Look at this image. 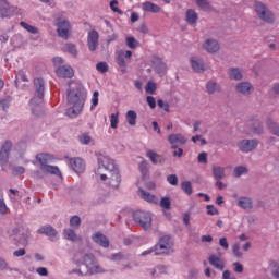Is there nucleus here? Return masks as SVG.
<instances>
[{"label":"nucleus","instance_id":"nucleus-1","mask_svg":"<svg viewBox=\"0 0 279 279\" xmlns=\"http://www.w3.org/2000/svg\"><path fill=\"white\" fill-rule=\"evenodd\" d=\"M68 102L73 105L72 108L68 109L65 114L70 119H75L84 110V104H86V92L84 87L77 86L74 89L68 90Z\"/></svg>","mask_w":279,"mask_h":279},{"label":"nucleus","instance_id":"nucleus-2","mask_svg":"<svg viewBox=\"0 0 279 279\" xmlns=\"http://www.w3.org/2000/svg\"><path fill=\"white\" fill-rule=\"evenodd\" d=\"M155 253V256H162V254L173 253V241L171 236L165 235L159 239V242L155 245L154 250H148L142 253V256H147Z\"/></svg>","mask_w":279,"mask_h":279},{"label":"nucleus","instance_id":"nucleus-3","mask_svg":"<svg viewBox=\"0 0 279 279\" xmlns=\"http://www.w3.org/2000/svg\"><path fill=\"white\" fill-rule=\"evenodd\" d=\"M36 159L39 161V169L43 173H50L51 175H59L62 178V172H60V168L57 166L47 165L53 160V157L49 154H38Z\"/></svg>","mask_w":279,"mask_h":279},{"label":"nucleus","instance_id":"nucleus-4","mask_svg":"<svg viewBox=\"0 0 279 279\" xmlns=\"http://www.w3.org/2000/svg\"><path fill=\"white\" fill-rule=\"evenodd\" d=\"M254 10L257 14V16L265 21V23H274L276 21V15H274V12L267 8V5L260 1L254 2Z\"/></svg>","mask_w":279,"mask_h":279},{"label":"nucleus","instance_id":"nucleus-5","mask_svg":"<svg viewBox=\"0 0 279 279\" xmlns=\"http://www.w3.org/2000/svg\"><path fill=\"white\" fill-rule=\"evenodd\" d=\"M135 223H138L143 230H149L151 228V214L143 210H137L133 214Z\"/></svg>","mask_w":279,"mask_h":279},{"label":"nucleus","instance_id":"nucleus-6","mask_svg":"<svg viewBox=\"0 0 279 279\" xmlns=\"http://www.w3.org/2000/svg\"><path fill=\"white\" fill-rule=\"evenodd\" d=\"M34 85L36 88L37 97L31 99L32 106L43 104V97H45V80L34 78Z\"/></svg>","mask_w":279,"mask_h":279},{"label":"nucleus","instance_id":"nucleus-7","mask_svg":"<svg viewBox=\"0 0 279 279\" xmlns=\"http://www.w3.org/2000/svg\"><path fill=\"white\" fill-rule=\"evenodd\" d=\"M16 7L10 5L7 0H0V16L1 19H10L16 14Z\"/></svg>","mask_w":279,"mask_h":279},{"label":"nucleus","instance_id":"nucleus-8","mask_svg":"<svg viewBox=\"0 0 279 279\" xmlns=\"http://www.w3.org/2000/svg\"><path fill=\"white\" fill-rule=\"evenodd\" d=\"M57 27L58 36L64 40H68L69 34L71 33V23H69L66 20H59Z\"/></svg>","mask_w":279,"mask_h":279},{"label":"nucleus","instance_id":"nucleus-9","mask_svg":"<svg viewBox=\"0 0 279 279\" xmlns=\"http://www.w3.org/2000/svg\"><path fill=\"white\" fill-rule=\"evenodd\" d=\"M98 169H106V171H109V173H112L113 171H119L117 169V165H114V160L110 159V157H100L98 158Z\"/></svg>","mask_w":279,"mask_h":279},{"label":"nucleus","instance_id":"nucleus-10","mask_svg":"<svg viewBox=\"0 0 279 279\" xmlns=\"http://www.w3.org/2000/svg\"><path fill=\"white\" fill-rule=\"evenodd\" d=\"M87 46L89 51H97L99 47V33L97 31H90L87 35Z\"/></svg>","mask_w":279,"mask_h":279},{"label":"nucleus","instance_id":"nucleus-11","mask_svg":"<svg viewBox=\"0 0 279 279\" xmlns=\"http://www.w3.org/2000/svg\"><path fill=\"white\" fill-rule=\"evenodd\" d=\"M258 147V142L256 140H243L239 143V148L243 154H250L253 149Z\"/></svg>","mask_w":279,"mask_h":279},{"label":"nucleus","instance_id":"nucleus-12","mask_svg":"<svg viewBox=\"0 0 279 279\" xmlns=\"http://www.w3.org/2000/svg\"><path fill=\"white\" fill-rule=\"evenodd\" d=\"M12 149V142L7 141L0 150V165H8V160L10 158V150Z\"/></svg>","mask_w":279,"mask_h":279},{"label":"nucleus","instance_id":"nucleus-13","mask_svg":"<svg viewBox=\"0 0 279 279\" xmlns=\"http://www.w3.org/2000/svg\"><path fill=\"white\" fill-rule=\"evenodd\" d=\"M168 141L172 149H178L180 145H186V137H184L182 134H171L168 136Z\"/></svg>","mask_w":279,"mask_h":279},{"label":"nucleus","instance_id":"nucleus-14","mask_svg":"<svg viewBox=\"0 0 279 279\" xmlns=\"http://www.w3.org/2000/svg\"><path fill=\"white\" fill-rule=\"evenodd\" d=\"M58 77H63L64 80H71L75 75V71L70 65H61L56 70Z\"/></svg>","mask_w":279,"mask_h":279},{"label":"nucleus","instance_id":"nucleus-15","mask_svg":"<svg viewBox=\"0 0 279 279\" xmlns=\"http://www.w3.org/2000/svg\"><path fill=\"white\" fill-rule=\"evenodd\" d=\"M70 165L75 173H84L86 169V163H84V160L78 157L70 159Z\"/></svg>","mask_w":279,"mask_h":279},{"label":"nucleus","instance_id":"nucleus-16","mask_svg":"<svg viewBox=\"0 0 279 279\" xmlns=\"http://www.w3.org/2000/svg\"><path fill=\"white\" fill-rule=\"evenodd\" d=\"M208 262L211 267H215V269H218L219 271H223V269H226V263L223 259L215 254L208 257Z\"/></svg>","mask_w":279,"mask_h":279},{"label":"nucleus","instance_id":"nucleus-17","mask_svg":"<svg viewBox=\"0 0 279 279\" xmlns=\"http://www.w3.org/2000/svg\"><path fill=\"white\" fill-rule=\"evenodd\" d=\"M94 243H96L97 245H99L100 247H105L108 248L110 247V241L108 240V238L106 235H104V233L101 232H96L93 236H92Z\"/></svg>","mask_w":279,"mask_h":279},{"label":"nucleus","instance_id":"nucleus-18","mask_svg":"<svg viewBox=\"0 0 279 279\" xmlns=\"http://www.w3.org/2000/svg\"><path fill=\"white\" fill-rule=\"evenodd\" d=\"M151 62L154 66H156V71L159 75H165V73H167V63H165L160 57L154 56Z\"/></svg>","mask_w":279,"mask_h":279},{"label":"nucleus","instance_id":"nucleus-19","mask_svg":"<svg viewBox=\"0 0 279 279\" xmlns=\"http://www.w3.org/2000/svg\"><path fill=\"white\" fill-rule=\"evenodd\" d=\"M37 234H45L53 241L58 236V231L51 226H43L37 230Z\"/></svg>","mask_w":279,"mask_h":279},{"label":"nucleus","instance_id":"nucleus-20","mask_svg":"<svg viewBox=\"0 0 279 279\" xmlns=\"http://www.w3.org/2000/svg\"><path fill=\"white\" fill-rule=\"evenodd\" d=\"M125 58L129 59V60L132 58V51L131 50H126V51L120 50V51H118L116 60H117V63L122 68L128 66V63L125 62Z\"/></svg>","mask_w":279,"mask_h":279},{"label":"nucleus","instance_id":"nucleus-21","mask_svg":"<svg viewBox=\"0 0 279 279\" xmlns=\"http://www.w3.org/2000/svg\"><path fill=\"white\" fill-rule=\"evenodd\" d=\"M137 195H140L142 199H145V202H149L150 204H158V197L145 191L144 189L140 187L137 191Z\"/></svg>","mask_w":279,"mask_h":279},{"label":"nucleus","instance_id":"nucleus-22","mask_svg":"<svg viewBox=\"0 0 279 279\" xmlns=\"http://www.w3.org/2000/svg\"><path fill=\"white\" fill-rule=\"evenodd\" d=\"M203 48L205 51H208V53H217L219 50V43L215 39H207L204 43Z\"/></svg>","mask_w":279,"mask_h":279},{"label":"nucleus","instance_id":"nucleus-23","mask_svg":"<svg viewBox=\"0 0 279 279\" xmlns=\"http://www.w3.org/2000/svg\"><path fill=\"white\" fill-rule=\"evenodd\" d=\"M191 64L193 71L196 73H203V71L206 69V63L202 59H197L195 57L191 58Z\"/></svg>","mask_w":279,"mask_h":279},{"label":"nucleus","instance_id":"nucleus-24","mask_svg":"<svg viewBox=\"0 0 279 279\" xmlns=\"http://www.w3.org/2000/svg\"><path fill=\"white\" fill-rule=\"evenodd\" d=\"M142 10L144 12H151L153 14H158V12H160L162 9L156 3L146 1V2L142 3Z\"/></svg>","mask_w":279,"mask_h":279},{"label":"nucleus","instance_id":"nucleus-25","mask_svg":"<svg viewBox=\"0 0 279 279\" xmlns=\"http://www.w3.org/2000/svg\"><path fill=\"white\" fill-rule=\"evenodd\" d=\"M109 184L112 186V189H118V186L121 184V174H119V170H113V172H110Z\"/></svg>","mask_w":279,"mask_h":279},{"label":"nucleus","instance_id":"nucleus-26","mask_svg":"<svg viewBox=\"0 0 279 279\" xmlns=\"http://www.w3.org/2000/svg\"><path fill=\"white\" fill-rule=\"evenodd\" d=\"M238 206L244 210H252V208H254V203L252 202V198L242 196L238 201Z\"/></svg>","mask_w":279,"mask_h":279},{"label":"nucleus","instance_id":"nucleus-27","mask_svg":"<svg viewBox=\"0 0 279 279\" xmlns=\"http://www.w3.org/2000/svg\"><path fill=\"white\" fill-rule=\"evenodd\" d=\"M253 88L254 87L250 84V82L239 83L235 87L236 92L241 93L242 95H250Z\"/></svg>","mask_w":279,"mask_h":279},{"label":"nucleus","instance_id":"nucleus-28","mask_svg":"<svg viewBox=\"0 0 279 279\" xmlns=\"http://www.w3.org/2000/svg\"><path fill=\"white\" fill-rule=\"evenodd\" d=\"M64 239H68V241H72V243H75L77 241H82V238L77 236L75 233V230L73 229H65L63 231Z\"/></svg>","mask_w":279,"mask_h":279},{"label":"nucleus","instance_id":"nucleus-29","mask_svg":"<svg viewBox=\"0 0 279 279\" xmlns=\"http://www.w3.org/2000/svg\"><path fill=\"white\" fill-rule=\"evenodd\" d=\"M213 175L215 180H223L226 178V168L221 166H214Z\"/></svg>","mask_w":279,"mask_h":279},{"label":"nucleus","instance_id":"nucleus-30","mask_svg":"<svg viewBox=\"0 0 279 279\" xmlns=\"http://www.w3.org/2000/svg\"><path fill=\"white\" fill-rule=\"evenodd\" d=\"M147 158L153 162V165L162 163V156L158 155L157 153H154L153 150L147 151Z\"/></svg>","mask_w":279,"mask_h":279},{"label":"nucleus","instance_id":"nucleus-31","mask_svg":"<svg viewBox=\"0 0 279 279\" xmlns=\"http://www.w3.org/2000/svg\"><path fill=\"white\" fill-rule=\"evenodd\" d=\"M229 77L230 80H235L236 82L243 80V73H241V70L236 68H231L229 70Z\"/></svg>","mask_w":279,"mask_h":279},{"label":"nucleus","instance_id":"nucleus-32","mask_svg":"<svg viewBox=\"0 0 279 279\" xmlns=\"http://www.w3.org/2000/svg\"><path fill=\"white\" fill-rule=\"evenodd\" d=\"M186 22L190 23V25L197 23V12H195V10L189 9L186 11Z\"/></svg>","mask_w":279,"mask_h":279},{"label":"nucleus","instance_id":"nucleus-33","mask_svg":"<svg viewBox=\"0 0 279 279\" xmlns=\"http://www.w3.org/2000/svg\"><path fill=\"white\" fill-rule=\"evenodd\" d=\"M21 82H29L24 71L20 70L15 76L16 88H21Z\"/></svg>","mask_w":279,"mask_h":279},{"label":"nucleus","instance_id":"nucleus-34","mask_svg":"<svg viewBox=\"0 0 279 279\" xmlns=\"http://www.w3.org/2000/svg\"><path fill=\"white\" fill-rule=\"evenodd\" d=\"M267 126L270 130L271 134H275V136H279V124L274 122L271 119H267Z\"/></svg>","mask_w":279,"mask_h":279},{"label":"nucleus","instance_id":"nucleus-35","mask_svg":"<svg viewBox=\"0 0 279 279\" xmlns=\"http://www.w3.org/2000/svg\"><path fill=\"white\" fill-rule=\"evenodd\" d=\"M181 190L185 195H193V185L191 184V181L181 182Z\"/></svg>","mask_w":279,"mask_h":279},{"label":"nucleus","instance_id":"nucleus-36","mask_svg":"<svg viewBox=\"0 0 279 279\" xmlns=\"http://www.w3.org/2000/svg\"><path fill=\"white\" fill-rule=\"evenodd\" d=\"M126 119H128L129 125H132V126L136 125V119H137L136 111L129 110L126 112Z\"/></svg>","mask_w":279,"mask_h":279},{"label":"nucleus","instance_id":"nucleus-37","mask_svg":"<svg viewBox=\"0 0 279 279\" xmlns=\"http://www.w3.org/2000/svg\"><path fill=\"white\" fill-rule=\"evenodd\" d=\"M20 25H21V27L26 29V32H28L29 34H39L40 33L38 27L32 26V25L27 24L26 22H20Z\"/></svg>","mask_w":279,"mask_h":279},{"label":"nucleus","instance_id":"nucleus-38","mask_svg":"<svg viewBox=\"0 0 279 279\" xmlns=\"http://www.w3.org/2000/svg\"><path fill=\"white\" fill-rule=\"evenodd\" d=\"M110 125H111L112 130H117V128L119 126V112L111 113Z\"/></svg>","mask_w":279,"mask_h":279},{"label":"nucleus","instance_id":"nucleus-39","mask_svg":"<svg viewBox=\"0 0 279 279\" xmlns=\"http://www.w3.org/2000/svg\"><path fill=\"white\" fill-rule=\"evenodd\" d=\"M81 223H82V218H80V216H73L70 219V226H71V228H74V230H77V228H80Z\"/></svg>","mask_w":279,"mask_h":279},{"label":"nucleus","instance_id":"nucleus-40","mask_svg":"<svg viewBox=\"0 0 279 279\" xmlns=\"http://www.w3.org/2000/svg\"><path fill=\"white\" fill-rule=\"evenodd\" d=\"M247 173V168L243 166H239L233 170L234 178H241V175H245Z\"/></svg>","mask_w":279,"mask_h":279},{"label":"nucleus","instance_id":"nucleus-41","mask_svg":"<svg viewBox=\"0 0 279 279\" xmlns=\"http://www.w3.org/2000/svg\"><path fill=\"white\" fill-rule=\"evenodd\" d=\"M125 43L129 49H136L138 47V41L134 37H126Z\"/></svg>","mask_w":279,"mask_h":279},{"label":"nucleus","instance_id":"nucleus-42","mask_svg":"<svg viewBox=\"0 0 279 279\" xmlns=\"http://www.w3.org/2000/svg\"><path fill=\"white\" fill-rule=\"evenodd\" d=\"M156 83H154V81H148L145 86V92L148 93V95H154V93H156Z\"/></svg>","mask_w":279,"mask_h":279},{"label":"nucleus","instance_id":"nucleus-43","mask_svg":"<svg viewBox=\"0 0 279 279\" xmlns=\"http://www.w3.org/2000/svg\"><path fill=\"white\" fill-rule=\"evenodd\" d=\"M98 105H99V92L95 90L92 97L90 110H93L94 108H97Z\"/></svg>","mask_w":279,"mask_h":279},{"label":"nucleus","instance_id":"nucleus-44","mask_svg":"<svg viewBox=\"0 0 279 279\" xmlns=\"http://www.w3.org/2000/svg\"><path fill=\"white\" fill-rule=\"evenodd\" d=\"M196 4L198 5V8H201V10H210V2L207 0H196Z\"/></svg>","mask_w":279,"mask_h":279},{"label":"nucleus","instance_id":"nucleus-45","mask_svg":"<svg viewBox=\"0 0 279 279\" xmlns=\"http://www.w3.org/2000/svg\"><path fill=\"white\" fill-rule=\"evenodd\" d=\"M216 90H219V85H217V83L215 82H208L207 92L209 93V95H213V93H215Z\"/></svg>","mask_w":279,"mask_h":279},{"label":"nucleus","instance_id":"nucleus-46","mask_svg":"<svg viewBox=\"0 0 279 279\" xmlns=\"http://www.w3.org/2000/svg\"><path fill=\"white\" fill-rule=\"evenodd\" d=\"M66 50L73 56V58H77V47L75 44H66Z\"/></svg>","mask_w":279,"mask_h":279},{"label":"nucleus","instance_id":"nucleus-47","mask_svg":"<svg viewBox=\"0 0 279 279\" xmlns=\"http://www.w3.org/2000/svg\"><path fill=\"white\" fill-rule=\"evenodd\" d=\"M232 252L235 258H241L243 256V253H241V245L239 243L233 245Z\"/></svg>","mask_w":279,"mask_h":279},{"label":"nucleus","instance_id":"nucleus-48","mask_svg":"<svg viewBox=\"0 0 279 279\" xmlns=\"http://www.w3.org/2000/svg\"><path fill=\"white\" fill-rule=\"evenodd\" d=\"M96 69L99 71V73H108V63L99 62L96 64Z\"/></svg>","mask_w":279,"mask_h":279},{"label":"nucleus","instance_id":"nucleus-49","mask_svg":"<svg viewBox=\"0 0 279 279\" xmlns=\"http://www.w3.org/2000/svg\"><path fill=\"white\" fill-rule=\"evenodd\" d=\"M160 206L161 208H166V210H169V208H171V199H169V197L161 198Z\"/></svg>","mask_w":279,"mask_h":279},{"label":"nucleus","instance_id":"nucleus-50","mask_svg":"<svg viewBox=\"0 0 279 279\" xmlns=\"http://www.w3.org/2000/svg\"><path fill=\"white\" fill-rule=\"evenodd\" d=\"M140 171H141L143 178H145V175H147V173H149V169L147 168V161H142L141 162Z\"/></svg>","mask_w":279,"mask_h":279},{"label":"nucleus","instance_id":"nucleus-51","mask_svg":"<svg viewBox=\"0 0 279 279\" xmlns=\"http://www.w3.org/2000/svg\"><path fill=\"white\" fill-rule=\"evenodd\" d=\"M80 143H82V145H88L90 144V135L84 133L78 137Z\"/></svg>","mask_w":279,"mask_h":279},{"label":"nucleus","instance_id":"nucleus-52","mask_svg":"<svg viewBox=\"0 0 279 279\" xmlns=\"http://www.w3.org/2000/svg\"><path fill=\"white\" fill-rule=\"evenodd\" d=\"M117 5H119V1L112 0L110 2V9L112 10V12H117L118 14H123V11H121V9H119Z\"/></svg>","mask_w":279,"mask_h":279},{"label":"nucleus","instance_id":"nucleus-53","mask_svg":"<svg viewBox=\"0 0 279 279\" xmlns=\"http://www.w3.org/2000/svg\"><path fill=\"white\" fill-rule=\"evenodd\" d=\"M167 182L171 184L172 186H178V175L170 174L167 177Z\"/></svg>","mask_w":279,"mask_h":279},{"label":"nucleus","instance_id":"nucleus-54","mask_svg":"<svg viewBox=\"0 0 279 279\" xmlns=\"http://www.w3.org/2000/svg\"><path fill=\"white\" fill-rule=\"evenodd\" d=\"M198 162H202L203 165H208V154L201 153L197 158Z\"/></svg>","mask_w":279,"mask_h":279},{"label":"nucleus","instance_id":"nucleus-55","mask_svg":"<svg viewBox=\"0 0 279 279\" xmlns=\"http://www.w3.org/2000/svg\"><path fill=\"white\" fill-rule=\"evenodd\" d=\"M146 101L151 110L156 109V98L154 96H147Z\"/></svg>","mask_w":279,"mask_h":279},{"label":"nucleus","instance_id":"nucleus-56","mask_svg":"<svg viewBox=\"0 0 279 279\" xmlns=\"http://www.w3.org/2000/svg\"><path fill=\"white\" fill-rule=\"evenodd\" d=\"M23 173H25V168L23 166L13 168V175H23Z\"/></svg>","mask_w":279,"mask_h":279},{"label":"nucleus","instance_id":"nucleus-57","mask_svg":"<svg viewBox=\"0 0 279 279\" xmlns=\"http://www.w3.org/2000/svg\"><path fill=\"white\" fill-rule=\"evenodd\" d=\"M159 271V274H165L167 271V267L160 265V266H157L156 268H154L151 270V276H156V272Z\"/></svg>","mask_w":279,"mask_h":279},{"label":"nucleus","instance_id":"nucleus-58","mask_svg":"<svg viewBox=\"0 0 279 279\" xmlns=\"http://www.w3.org/2000/svg\"><path fill=\"white\" fill-rule=\"evenodd\" d=\"M207 215H219V210L213 205H207Z\"/></svg>","mask_w":279,"mask_h":279},{"label":"nucleus","instance_id":"nucleus-59","mask_svg":"<svg viewBox=\"0 0 279 279\" xmlns=\"http://www.w3.org/2000/svg\"><path fill=\"white\" fill-rule=\"evenodd\" d=\"M219 245H220V247H223V250L230 248V244H228V239H226V238H221L219 240Z\"/></svg>","mask_w":279,"mask_h":279},{"label":"nucleus","instance_id":"nucleus-60","mask_svg":"<svg viewBox=\"0 0 279 279\" xmlns=\"http://www.w3.org/2000/svg\"><path fill=\"white\" fill-rule=\"evenodd\" d=\"M235 274H243V265L239 262L233 263Z\"/></svg>","mask_w":279,"mask_h":279},{"label":"nucleus","instance_id":"nucleus-61","mask_svg":"<svg viewBox=\"0 0 279 279\" xmlns=\"http://www.w3.org/2000/svg\"><path fill=\"white\" fill-rule=\"evenodd\" d=\"M25 254H26L25 248H20L13 252V256H15L16 258H21V256H25Z\"/></svg>","mask_w":279,"mask_h":279},{"label":"nucleus","instance_id":"nucleus-62","mask_svg":"<svg viewBox=\"0 0 279 279\" xmlns=\"http://www.w3.org/2000/svg\"><path fill=\"white\" fill-rule=\"evenodd\" d=\"M36 272L39 276H49V270H47V268H45V267L37 268Z\"/></svg>","mask_w":279,"mask_h":279},{"label":"nucleus","instance_id":"nucleus-63","mask_svg":"<svg viewBox=\"0 0 279 279\" xmlns=\"http://www.w3.org/2000/svg\"><path fill=\"white\" fill-rule=\"evenodd\" d=\"M0 213L1 215H5L8 213V206L5 205V202L0 199Z\"/></svg>","mask_w":279,"mask_h":279},{"label":"nucleus","instance_id":"nucleus-64","mask_svg":"<svg viewBox=\"0 0 279 279\" xmlns=\"http://www.w3.org/2000/svg\"><path fill=\"white\" fill-rule=\"evenodd\" d=\"M222 279H236V277L232 276V274L230 272V270H225L222 272Z\"/></svg>","mask_w":279,"mask_h":279}]
</instances>
